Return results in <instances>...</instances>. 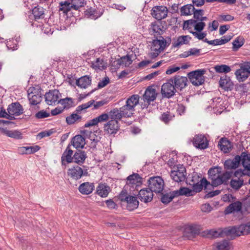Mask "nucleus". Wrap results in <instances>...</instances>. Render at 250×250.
Wrapping results in <instances>:
<instances>
[{"instance_id": "obj_1", "label": "nucleus", "mask_w": 250, "mask_h": 250, "mask_svg": "<svg viewBox=\"0 0 250 250\" xmlns=\"http://www.w3.org/2000/svg\"><path fill=\"white\" fill-rule=\"evenodd\" d=\"M86 158V153L82 149H76L74 153V151L70 148L69 146H67L62 155L61 163L63 166L73 162L79 165H82L84 163Z\"/></svg>"}, {"instance_id": "obj_2", "label": "nucleus", "mask_w": 250, "mask_h": 250, "mask_svg": "<svg viewBox=\"0 0 250 250\" xmlns=\"http://www.w3.org/2000/svg\"><path fill=\"white\" fill-rule=\"evenodd\" d=\"M119 199L125 204L126 209L129 211L136 209L139 206V201L135 196L128 195L126 190H123L119 195Z\"/></svg>"}, {"instance_id": "obj_3", "label": "nucleus", "mask_w": 250, "mask_h": 250, "mask_svg": "<svg viewBox=\"0 0 250 250\" xmlns=\"http://www.w3.org/2000/svg\"><path fill=\"white\" fill-rule=\"evenodd\" d=\"M148 187L154 192L161 193L164 188V181L160 176H152L147 180Z\"/></svg>"}, {"instance_id": "obj_4", "label": "nucleus", "mask_w": 250, "mask_h": 250, "mask_svg": "<svg viewBox=\"0 0 250 250\" xmlns=\"http://www.w3.org/2000/svg\"><path fill=\"white\" fill-rule=\"evenodd\" d=\"M206 72V70L205 69H198L189 72L188 76L194 85L199 86L204 83L205 77L204 75Z\"/></svg>"}, {"instance_id": "obj_5", "label": "nucleus", "mask_w": 250, "mask_h": 250, "mask_svg": "<svg viewBox=\"0 0 250 250\" xmlns=\"http://www.w3.org/2000/svg\"><path fill=\"white\" fill-rule=\"evenodd\" d=\"M232 171H226L223 174L216 177H211V184L208 185V188H212L217 187L221 184L228 185V181L232 177Z\"/></svg>"}, {"instance_id": "obj_6", "label": "nucleus", "mask_w": 250, "mask_h": 250, "mask_svg": "<svg viewBox=\"0 0 250 250\" xmlns=\"http://www.w3.org/2000/svg\"><path fill=\"white\" fill-rule=\"evenodd\" d=\"M67 175L72 180L77 181L83 176L89 175L87 169H83L79 166H74L68 168Z\"/></svg>"}, {"instance_id": "obj_7", "label": "nucleus", "mask_w": 250, "mask_h": 250, "mask_svg": "<svg viewBox=\"0 0 250 250\" xmlns=\"http://www.w3.org/2000/svg\"><path fill=\"white\" fill-rule=\"evenodd\" d=\"M140 97L138 95H133L128 98L125 104L122 106V109L126 110L131 117L135 111V107L139 104Z\"/></svg>"}, {"instance_id": "obj_8", "label": "nucleus", "mask_w": 250, "mask_h": 250, "mask_svg": "<svg viewBox=\"0 0 250 250\" xmlns=\"http://www.w3.org/2000/svg\"><path fill=\"white\" fill-rule=\"evenodd\" d=\"M155 38L156 39L153 40L152 42L151 47V51H154L150 53V56L152 58L157 57L166 47V41H163L162 38H159V39L157 38Z\"/></svg>"}, {"instance_id": "obj_9", "label": "nucleus", "mask_w": 250, "mask_h": 250, "mask_svg": "<svg viewBox=\"0 0 250 250\" xmlns=\"http://www.w3.org/2000/svg\"><path fill=\"white\" fill-rule=\"evenodd\" d=\"M176 91V88L170 81V79L162 85L161 94L164 98L169 99L175 95Z\"/></svg>"}, {"instance_id": "obj_10", "label": "nucleus", "mask_w": 250, "mask_h": 250, "mask_svg": "<svg viewBox=\"0 0 250 250\" xmlns=\"http://www.w3.org/2000/svg\"><path fill=\"white\" fill-rule=\"evenodd\" d=\"M170 81L176 88V90L182 91L188 86V80L186 77L176 75L170 78Z\"/></svg>"}, {"instance_id": "obj_11", "label": "nucleus", "mask_w": 250, "mask_h": 250, "mask_svg": "<svg viewBox=\"0 0 250 250\" xmlns=\"http://www.w3.org/2000/svg\"><path fill=\"white\" fill-rule=\"evenodd\" d=\"M152 16L158 21L165 19L167 16L168 9L164 5L155 6L151 9Z\"/></svg>"}, {"instance_id": "obj_12", "label": "nucleus", "mask_w": 250, "mask_h": 250, "mask_svg": "<svg viewBox=\"0 0 250 250\" xmlns=\"http://www.w3.org/2000/svg\"><path fill=\"white\" fill-rule=\"evenodd\" d=\"M142 178L138 173H133L128 176L126 178V186H130L132 188H135L137 191L139 190V188L142 184Z\"/></svg>"}, {"instance_id": "obj_13", "label": "nucleus", "mask_w": 250, "mask_h": 250, "mask_svg": "<svg viewBox=\"0 0 250 250\" xmlns=\"http://www.w3.org/2000/svg\"><path fill=\"white\" fill-rule=\"evenodd\" d=\"M187 175L186 169L185 167H178L176 170H172L170 174L171 178L176 182L184 181Z\"/></svg>"}, {"instance_id": "obj_14", "label": "nucleus", "mask_w": 250, "mask_h": 250, "mask_svg": "<svg viewBox=\"0 0 250 250\" xmlns=\"http://www.w3.org/2000/svg\"><path fill=\"white\" fill-rule=\"evenodd\" d=\"M61 96V94L58 90H50L49 92L46 93L45 95V101L49 105H52L56 102L58 103Z\"/></svg>"}, {"instance_id": "obj_15", "label": "nucleus", "mask_w": 250, "mask_h": 250, "mask_svg": "<svg viewBox=\"0 0 250 250\" xmlns=\"http://www.w3.org/2000/svg\"><path fill=\"white\" fill-rule=\"evenodd\" d=\"M193 144L194 146L201 149H205L208 147V143L206 137L203 135H196L193 138Z\"/></svg>"}, {"instance_id": "obj_16", "label": "nucleus", "mask_w": 250, "mask_h": 250, "mask_svg": "<svg viewBox=\"0 0 250 250\" xmlns=\"http://www.w3.org/2000/svg\"><path fill=\"white\" fill-rule=\"evenodd\" d=\"M122 107L119 109L114 108L111 110L109 113V116L111 119V120L119 121L123 117H130V115L126 110L122 109Z\"/></svg>"}, {"instance_id": "obj_17", "label": "nucleus", "mask_w": 250, "mask_h": 250, "mask_svg": "<svg viewBox=\"0 0 250 250\" xmlns=\"http://www.w3.org/2000/svg\"><path fill=\"white\" fill-rule=\"evenodd\" d=\"M153 192L148 188H144L139 190L138 197L142 202L147 203L151 201L153 197Z\"/></svg>"}, {"instance_id": "obj_18", "label": "nucleus", "mask_w": 250, "mask_h": 250, "mask_svg": "<svg viewBox=\"0 0 250 250\" xmlns=\"http://www.w3.org/2000/svg\"><path fill=\"white\" fill-rule=\"evenodd\" d=\"M164 26L161 23L157 22H152L150 24V27L149 28V33L151 35H153L154 38H158V36H161L165 32L163 29Z\"/></svg>"}, {"instance_id": "obj_19", "label": "nucleus", "mask_w": 250, "mask_h": 250, "mask_svg": "<svg viewBox=\"0 0 250 250\" xmlns=\"http://www.w3.org/2000/svg\"><path fill=\"white\" fill-rule=\"evenodd\" d=\"M85 144V138L81 135H77L72 138L67 146L71 148L72 146L76 149H79L84 148Z\"/></svg>"}, {"instance_id": "obj_20", "label": "nucleus", "mask_w": 250, "mask_h": 250, "mask_svg": "<svg viewBox=\"0 0 250 250\" xmlns=\"http://www.w3.org/2000/svg\"><path fill=\"white\" fill-rule=\"evenodd\" d=\"M236 79L239 82L245 81L249 77L245 62L242 63L240 68L235 72Z\"/></svg>"}, {"instance_id": "obj_21", "label": "nucleus", "mask_w": 250, "mask_h": 250, "mask_svg": "<svg viewBox=\"0 0 250 250\" xmlns=\"http://www.w3.org/2000/svg\"><path fill=\"white\" fill-rule=\"evenodd\" d=\"M10 115L19 116L23 113V109L22 105L18 102L12 103L8 105L7 109Z\"/></svg>"}, {"instance_id": "obj_22", "label": "nucleus", "mask_w": 250, "mask_h": 250, "mask_svg": "<svg viewBox=\"0 0 250 250\" xmlns=\"http://www.w3.org/2000/svg\"><path fill=\"white\" fill-rule=\"evenodd\" d=\"M104 131L109 135H114L119 129V122L116 120L108 121L104 126Z\"/></svg>"}, {"instance_id": "obj_23", "label": "nucleus", "mask_w": 250, "mask_h": 250, "mask_svg": "<svg viewBox=\"0 0 250 250\" xmlns=\"http://www.w3.org/2000/svg\"><path fill=\"white\" fill-rule=\"evenodd\" d=\"M195 182L196 183H191L193 191L196 192H199L202 190L203 187H204L205 189H210V188H208L210 182L208 181L206 178H203L199 181H196Z\"/></svg>"}, {"instance_id": "obj_24", "label": "nucleus", "mask_w": 250, "mask_h": 250, "mask_svg": "<svg viewBox=\"0 0 250 250\" xmlns=\"http://www.w3.org/2000/svg\"><path fill=\"white\" fill-rule=\"evenodd\" d=\"M241 231L240 229V226L226 228L223 229L224 237L227 236L231 238H234L235 237L242 235Z\"/></svg>"}, {"instance_id": "obj_25", "label": "nucleus", "mask_w": 250, "mask_h": 250, "mask_svg": "<svg viewBox=\"0 0 250 250\" xmlns=\"http://www.w3.org/2000/svg\"><path fill=\"white\" fill-rule=\"evenodd\" d=\"M28 99L32 105H37L39 104L42 100V93L41 91H38L33 88L32 90L28 93Z\"/></svg>"}, {"instance_id": "obj_26", "label": "nucleus", "mask_w": 250, "mask_h": 250, "mask_svg": "<svg viewBox=\"0 0 250 250\" xmlns=\"http://www.w3.org/2000/svg\"><path fill=\"white\" fill-rule=\"evenodd\" d=\"M241 161V157L240 155H236L232 159L226 160L224 164V168L226 170L236 169L237 168Z\"/></svg>"}, {"instance_id": "obj_27", "label": "nucleus", "mask_w": 250, "mask_h": 250, "mask_svg": "<svg viewBox=\"0 0 250 250\" xmlns=\"http://www.w3.org/2000/svg\"><path fill=\"white\" fill-rule=\"evenodd\" d=\"M219 83L220 87L225 91H231L233 88V82L227 75L221 77Z\"/></svg>"}, {"instance_id": "obj_28", "label": "nucleus", "mask_w": 250, "mask_h": 250, "mask_svg": "<svg viewBox=\"0 0 250 250\" xmlns=\"http://www.w3.org/2000/svg\"><path fill=\"white\" fill-rule=\"evenodd\" d=\"M93 183L86 182L80 184L78 187L79 191L83 195H89L94 190Z\"/></svg>"}, {"instance_id": "obj_29", "label": "nucleus", "mask_w": 250, "mask_h": 250, "mask_svg": "<svg viewBox=\"0 0 250 250\" xmlns=\"http://www.w3.org/2000/svg\"><path fill=\"white\" fill-rule=\"evenodd\" d=\"M156 89L152 86H148L146 90L142 99L143 101L151 102L154 101L157 97Z\"/></svg>"}, {"instance_id": "obj_30", "label": "nucleus", "mask_w": 250, "mask_h": 250, "mask_svg": "<svg viewBox=\"0 0 250 250\" xmlns=\"http://www.w3.org/2000/svg\"><path fill=\"white\" fill-rule=\"evenodd\" d=\"M218 146L225 153L230 152L233 147L231 142L226 138H222L218 142Z\"/></svg>"}, {"instance_id": "obj_31", "label": "nucleus", "mask_w": 250, "mask_h": 250, "mask_svg": "<svg viewBox=\"0 0 250 250\" xmlns=\"http://www.w3.org/2000/svg\"><path fill=\"white\" fill-rule=\"evenodd\" d=\"M242 204L240 201H236L231 203L226 207L224 213L225 214H229L232 213L238 212L241 211Z\"/></svg>"}, {"instance_id": "obj_32", "label": "nucleus", "mask_w": 250, "mask_h": 250, "mask_svg": "<svg viewBox=\"0 0 250 250\" xmlns=\"http://www.w3.org/2000/svg\"><path fill=\"white\" fill-rule=\"evenodd\" d=\"M91 77L88 75L81 77L76 81V84L80 88H86L91 83Z\"/></svg>"}, {"instance_id": "obj_33", "label": "nucleus", "mask_w": 250, "mask_h": 250, "mask_svg": "<svg viewBox=\"0 0 250 250\" xmlns=\"http://www.w3.org/2000/svg\"><path fill=\"white\" fill-rule=\"evenodd\" d=\"M110 191V187L105 184H99L97 188L96 193L102 197H107Z\"/></svg>"}, {"instance_id": "obj_34", "label": "nucleus", "mask_w": 250, "mask_h": 250, "mask_svg": "<svg viewBox=\"0 0 250 250\" xmlns=\"http://www.w3.org/2000/svg\"><path fill=\"white\" fill-rule=\"evenodd\" d=\"M0 130L9 137L16 139H21L22 138V133L18 130H8L4 128H0Z\"/></svg>"}, {"instance_id": "obj_35", "label": "nucleus", "mask_w": 250, "mask_h": 250, "mask_svg": "<svg viewBox=\"0 0 250 250\" xmlns=\"http://www.w3.org/2000/svg\"><path fill=\"white\" fill-rule=\"evenodd\" d=\"M85 15L91 19L96 20L101 17L102 13L98 11L95 8L90 7L84 11Z\"/></svg>"}, {"instance_id": "obj_36", "label": "nucleus", "mask_w": 250, "mask_h": 250, "mask_svg": "<svg viewBox=\"0 0 250 250\" xmlns=\"http://www.w3.org/2000/svg\"><path fill=\"white\" fill-rule=\"evenodd\" d=\"M40 149V147L38 145H36L30 146H22L20 148L19 150L22 154H30L37 152Z\"/></svg>"}, {"instance_id": "obj_37", "label": "nucleus", "mask_w": 250, "mask_h": 250, "mask_svg": "<svg viewBox=\"0 0 250 250\" xmlns=\"http://www.w3.org/2000/svg\"><path fill=\"white\" fill-rule=\"evenodd\" d=\"M241 161L243 167L250 170V154H247L246 152H243L241 155Z\"/></svg>"}, {"instance_id": "obj_38", "label": "nucleus", "mask_w": 250, "mask_h": 250, "mask_svg": "<svg viewBox=\"0 0 250 250\" xmlns=\"http://www.w3.org/2000/svg\"><path fill=\"white\" fill-rule=\"evenodd\" d=\"M44 12L43 8L39 6L35 7L32 10V14L36 20L44 18Z\"/></svg>"}, {"instance_id": "obj_39", "label": "nucleus", "mask_w": 250, "mask_h": 250, "mask_svg": "<svg viewBox=\"0 0 250 250\" xmlns=\"http://www.w3.org/2000/svg\"><path fill=\"white\" fill-rule=\"evenodd\" d=\"M117 64L118 65H124L125 66H128L132 63V60L130 55H127L122 57L117 60Z\"/></svg>"}, {"instance_id": "obj_40", "label": "nucleus", "mask_w": 250, "mask_h": 250, "mask_svg": "<svg viewBox=\"0 0 250 250\" xmlns=\"http://www.w3.org/2000/svg\"><path fill=\"white\" fill-rule=\"evenodd\" d=\"M194 9L193 5L191 4L185 5L181 8V15L182 16L190 15L192 14L191 12Z\"/></svg>"}, {"instance_id": "obj_41", "label": "nucleus", "mask_w": 250, "mask_h": 250, "mask_svg": "<svg viewBox=\"0 0 250 250\" xmlns=\"http://www.w3.org/2000/svg\"><path fill=\"white\" fill-rule=\"evenodd\" d=\"M232 34L230 35L224 36L220 39H215L213 40L214 41L213 45H218L224 44L229 42L233 37Z\"/></svg>"}, {"instance_id": "obj_42", "label": "nucleus", "mask_w": 250, "mask_h": 250, "mask_svg": "<svg viewBox=\"0 0 250 250\" xmlns=\"http://www.w3.org/2000/svg\"><path fill=\"white\" fill-rule=\"evenodd\" d=\"M245 42L244 39L241 37H238L232 42V49L233 51H237L240 48Z\"/></svg>"}, {"instance_id": "obj_43", "label": "nucleus", "mask_w": 250, "mask_h": 250, "mask_svg": "<svg viewBox=\"0 0 250 250\" xmlns=\"http://www.w3.org/2000/svg\"><path fill=\"white\" fill-rule=\"evenodd\" d=\"M77 112L76 113H73L71 115L67 116L66 118V122L68 125H72L76 121L81 120L82 116L79 115Z\"/></svg>"}, {"instance_id": "obj_44", "label": "nucleus", "mask_w": 250, "mask_h": 250, "mask_svg": "<svg viewBox=\"0 0 250 250\" xmlns=\"http://www.w3.org/2000/svg\"><path fill=\"white\" fill-rule=\"evenodd\" d=\"M58 103L63 105V109L69 108L72 106L73 101L71 98H66L65 99H60Z\"/></svg>"}, {"instance_id": "obj_45", "label": "nucleus", "mask_w": 250, "mask_h": 250, "mask_svg": "<svg viewBox=\"0 0 250 250\" xmlns=\"http://www.w3.org/2000/svg\"><path fill=\"white\" fill-rule=\"evenodd\" d=\"M244 184V180L239 179L238 180L231 179L230 182V187L235 190L240 189Z\"/></svg>"}, {"instance_id": "obj_46", "label": "nucleus", "mask_w": 250, "mask_h": 250, "mask_svg": "<svg viewBox=\"0 0 250 250\" xmlns=\"http://www.w3.org/2000/svg\"><path fill=\"white\" fill-rule=\"evenodd\" d=\"M214 69L217 73H227L230 71V67L226 64L216 65L214 66Z\"/></svg>"}, {"instance_id": "obj_47", "label": "nucleus", "mask_w": 250, "mask_h": 250, "mask_svg": "<svg viewBox=\"0 0 250 250\" xmlns=\"http://www.w3.org/2000/svg\"><path fill=\"white\" fill-rule=\"evenodd\" d=\"M217 250H229L230 246L228 241L224 240L216 243Z\"/></svg>"}, {"instance_id": "obj_48", "label": "nucleus", "mask_w": 250, "mask_h": 250, "mask_svg": "<svg viewBox=\"0 0 250 250\" xmlns=\"http://www.w3.org/2000/svg\"><path fill=\"white\" fill-rule=\"evenodd\" d=\"M221 169L219 167L210 168L208 171V179H210L211 177H216L222 174L221 173Z\"/></svg>"}, {"instance_id": "obj_49", "label": "nucleus", "mask_w": 250, "mask_h": 250, "mask_svg": "<svg viewBox=\"0 0 250 250\" xmlns=\"http://www.w3.org/2000/svg\"><path fill=\"white\" fill-rule=\"evenodd\" d=\"M92 66L93 68L97 69H104L105 66L104 65V61L100 58H97L95 61L92 62Z\"/></svg>"}, {"instance_id": "obj_50", "label": "nucleus", "mask_w": 250, "mask_h": 250, "mask_svg": "<svg viewBox=\"0 0 250 250\" xmlns=\"http://www.w3.org/2000/svg\"><path fill=\"white\" fill-rule=\"evenodd\" d=\"M234 176L239 179L244 175L250 176V170H248L244 168V169H239L236 170L233 173Z\"/></svg>"}, {"instance_id": "obj_51", "label": "nucleus", "mask_w": 250, "mask_h": 250, "mask_svg": "<svg viewBox=\"0 0 250 250\" xmlns=\"http://www.w3.org/2000/svg\"><path fill=\"white\" fill-rule=\"evenodd\" d=\"M95 101L94 100H91L86 103L83 104L79 105L76 109V112L77 113H80L82 110L86 109L93 104Z\"/></svg>"}, {"instance_id": "obj_52", "label": "nucleus", "mask_w": 250, "mask_h": 250, "mask_svg": "<svg viewBox=\"0 0 250 250\" xmlns=\"http://www.w3.org/2000/svg\"><path fill=\"white\" fill-rule=\"evenodd\" d=\"M240 229L243 235L250 234V222L240 225Z\"/></svg>"}, {"instance_id": "obj_53", "label": "nucleus", "mask_w": 250, "mask_h": 250, "mask_svg": "<svg viewBox=\"0 0 250 250\" xmlns=\"http://www.w3.org/2000/svg\"><path fill=\"white\" fill-rule=\"evenodd\" d=\"M0 118H5L9 120H13L15 118L6 111V110L2 107L0 108Z\"/></svg>"}, {"instance_id": "obj_54", "label": "nucleus", "mask_w": 250, "mask_h": 250, "mask_svg": "<svg viewBox=\"0 0 250 250\" xmlns=\"http://www.w3.org/2000/svg\"><path fill=\"white\" fill-rule=\"evenodd\" d=\"M193 18L197 21H199L202 18V16L204 15V10L202 9H196L195 8L193 11Z\"/></svg>"}, {"instance_id": "obj_55", "label": "nucleus", "mask_w": 250, "mask_h": 250, "mask_svg": "<svg viewBox=\"0 0 250 250\" xmlns=\"http://www.w3.org/2000/svg\"><path fill=\"white\" fill-rule=\"evenodd\" d=\"M220 22L231 21L234 20V17L230 15H220L218 18Z\"/></svg>"}, {"instance_id": "obj_56", "label": "nucleus", "mask_w": 250, "mask_h": 250, "mask_svg": "<svg viewBox=\"0 0 250 250\" xmlns=\"http://www.w3.org/2000/svg\"><path fill=\"white\" fill-rule=\"evenodd\" d=\"M209 234L214 238L224 237L223 229H219L218 230H209Z\"/></svg>"}, {"instance_id": "obj_57", "label": "nucleus", "mask_w": 250, "mask_h": 250, "mask_svg": "<svg viewBox=\"0 0 250 250\" xmlns=\"http://www.w3.org/2000/svg\"><path fill=\"white\" fill-rule=\"evenodd\" d=\"M172 200L170 193L163 194L161 199V202L165 204H167Z\"/></svg>"}, {"instance_id": "obj_58", "label": "nucleus", "mask_w": 250, "mask_h": 250, "mask_svg": "<svg viewBox=\"0 0 250 250\" xmlns=\"http://www.w3.org/2000/svg\"><path fill=\"white\" fill-rule=\"evenodd\" d=\"M49 116H50L49 113L47 112L44 110H42L38 112L35 114V117L37 119H43V118L48 117Z\"/></svg>"}, {"instance_id": "obj_59", "label": "nucleus", "mask_w": 250, "mask_h": 250, "mask_svg": "<svg viewBox=\"0 0 250 250\" xmlns=\"http://www.w3.org/2000/svg\"><path fill=\"white\" fill-rule=\"evenodd\" d=\"M206 23L203 21L196 22L194 25V29L196 32H201L205 28Z\"/></svg>"}, {"instance_id": "obj_60", "label": "nucleus", "mask_w": 250, "mask_h": 250, "mask_svg": "<svg viewBox=\"0 0 250 250\" xmlns=\"http://www.w3.org/2000/svg\"><path fill=\"white\" fill-rule=\"evenodd\" d=\"M197 21V20L195 19H190L185 21L184 22V28L189 29V25H193L194 27V25H195Z\"/></svg>"}, {"instance_id": "obj_61", "label": "nucleus", "mask_w": 250, "mask_h": 250, "mask_svg": "<svg viewBox=\"0 0 250 250\" xmlns=\"http://www.w3.org/2000/svg\"><path fill=\"white\" fill-rule=\"evenodd\" d=\"M193 35L195 36V37L197 38L200 40H203L207 36V33L205 32H194V31H190Z\"/></svg>"}, {"instance_id": "obj_62", "label": "nucleus", "mask_w": 250, "mask_h": 250, "mask_svg": "<svg viewBox=\"0 0 250 250\" xmlns=\"http://www.w3.org/2000/svg\"><path fill=\"white\" fill-rule=\"evenodd\" d=\"M188 230L191 235L193 236L200 233V229L195 226H189Z\"/></svg>"}, {"instance_id": "obj_63", "label": "nucleus", "mask_w": 250, "mask_h": 250, "mask_svg": "<svg viewBox=\"0 0 250 250\" xmlns=\"http://www.w3.org/2000/svg\"><path fill=\"white\" fill-rule=\"evenodd\" d=\"M109 83V78L106 77H104V79L100 81L98 84V88H102L105 86Z\"/></svg>"}, {"instance_id": "obj_64", "label": "nucleus", "mask_w": 250, "mask_h": 250, "mask_svg": "<svg viewBox=\"0 0 250 250\" xmlns=\"http://www.w3.org/2000/svg\"><path fill=\"white\" fill-rule=\"evenodd\" d=\"M180 192L181 193V195H186V196H189L190 195V193L192 192V190L188 188L182 187L180 189Z\"/></svg>"}]
</instances>
